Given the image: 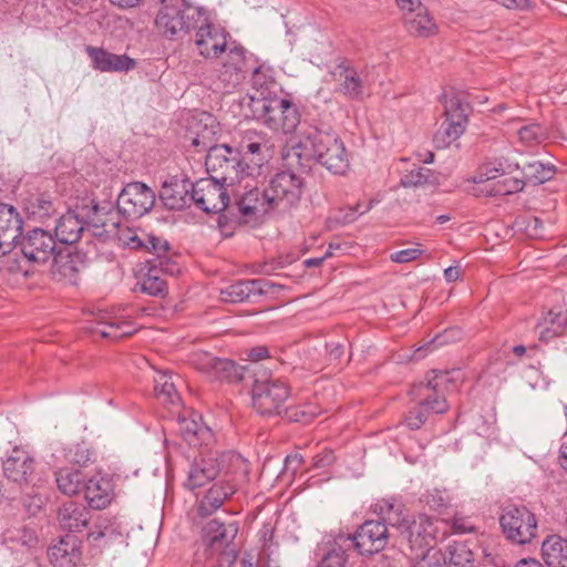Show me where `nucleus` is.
Returning <instances> with one entry per match:
<instances>
[{
	"mask_svg": "<svg viewBox=\"0 0 567 567\" xmlns=\"http://www.w3.org/2000/svg\"><path fill=\"white\" fill-rule=\"evenodd\" d=\"M194 134L192 145L198 152L207 151L205 166L209 177L227 186H233L251 175L254 168L243 162L237 150L226 144H212L213 130L205 125L203 131L197 130Z\"/></svg>",
	"mask_w": 567,
	"mask_h": 567,
	"instance_id": "obj_1",
	"label": "nucleus"
},
{
	"mask_svg": "<svg viewBox=\"0 0 567 567\" xmlns=\"http://www.w3.org/2000/svg\"><path fill=\"white\" fill-rule=\"evenodd\" d=\"M292 151L298 158H313L337 175H343L350 166L344 143L334 132L315 127L303 134Z\"/></svg>",
	"mask_w": 567,
	"mask_h": 567,
	"instance_id": "obj_2",
	"label": "nucleus"
},
{
	"mask_svg": "<svg viewBox=\"0 0 567 567\" xmlns=\"http://www.w3.org/2000/svg\"><path fill=\"white\" fill-rule=\"evenodd\" d=\"M426 382L414 384L409 394L414 402L404 415L403 424L415 431L421 429L431 414H443L449 410L443 388L451 381L447 371H432Z\"/></svg>",
	"mask_w": 567,
	"mask_h": 567,
	"instance_id": "obj_3",
	"label": "nucleus"
},
{
	"mask_svg": "<svg viewBox=\"0 0 567 567\" xmlns=\"http://www.w3.org/2000/svg\"><path fill=\"white\" fill-rule=\"evenodd\" d=\"M238 523H224L213 518L203 528L205 548L197 550L190 567H231L237 559L233 544L238 534Z\"/></svg>",
	"mask_w": 567,
	"mask_h": 567,
	"instance_id": "obj_4",
	"label": "nucleus"
},
{
	"mask_svg": "<svg viewBox=\"0 0 567 567\" xmlns=\"http://www.w3.org/2000/svg\"><path fill=\"white\" fill-rule=\"evenodd\" d=\"M236 476L247 474L245 460L235 452H209L195 460L190 466L185 486L195 489L214 481L219 474Z\"/></svg>",
	"mask_w": 567,
	"mask_h": 567,
	"instance_id": "obj_5",
	"label": "nucleus"
},
{
	"mask_svg": "<svg viewBox=\"0 0 567 567\" xmlns=\"http://www.w3.org/2000/svg\"><path fill=\"white\" fill-rule=\"evenodd\" d=\"M161 7L155 18L159 34L169 40L182 39L198 27L203 9L185 0H159Z\"/></svg>",
	"mask_w": 567,
	"mask_h": 567,
	"instance_id": "obj_6",
	"label": "nucleus"
},
{
	"mask_svg": "<svg viewBox=\"0 0 567 567\" xmlns=\"http://www.w3.org/2000/svg\"><path fill=\"white\" fill-rule=\"evenodd\" d=\"M18 243L20 244L22 255L31 262L42 265L51 259L55 266L62 262L59 266V271L64 276L76 270L73 266V260L70 259V255L64 257L58 252L55 237L48 230L33 228L24 236H21Z\"/></svg>",
	"mask_w": 567,
	"mask_h": 567,
	"instance_id": "obj_7",
	"label": "nucleus"
},
{
	"mask_svg": "<svg viewBox=\"0 0 567 567\" xmlns=\"http://www.w3.org/2000/svg\"><path fill=\"white\" fill-rule=\"evenodd\" d=\"M498 523L504 537L514 545H529L537 537L536 515L525 505L503 506Z\"/></svg>",
	"mask_w": 567,
	"mask_h": 567,
	"instance_id": "obj_8",
	"label": "nucleus"
},
{
	"mask_svg": "<svg viewBox=\"0 0 567 567\" xmlns=\"http://www.w3.org/2000/svg\"><path fill=\"white\" fill-rule=\"evenodd\" d=\"M289 396L290 388L280 379L255 380L251 389L252 406L261 415H281Z\"/></svg>",
	"mask_w": 567,
	"mask_h": 567,
	"instance_id": "obj_9",
	"label": "nucleus"
},
{
	"mask_svg": "<svg viewBox=\"0 0 567 567\" xmlns=\"http://www.w3.org/2000/svg\"><path fill=\"white\" fill-rule=\"evenodd\" d=\"M470 105L453 95L444 103V121L435 132L433 142L436 148H445L455 142L465 131L468 122Z\"/></svg>",
	"mask_w": 567,
	"mask_h": 567,
	"instance_id": "obj_10",
	"label": "nucleus"
},
{
	"mask_svg": "<svg viewBox=\"0 0 567 567\" xmlns=\"http://www.w3.org/2000/svg\"><path fill=\"white\" fill-rule=\"evenodd\" d=\"M303 186V178L296 173L291 171L277 173L265 188L268 206L272 208L291 207L300 200Z\"/></svg>",
	"mask_w": 567,
	"mask_h": 567,
	"instance_id": "obj_11",
	"label": "nucleus"
},
{
	"mask_svg": "<svg viewBox=\"0 0 567 567\" xmlns=\"http://www.w3.org/2000/svg\"><path fill=\"white\" fill-rule=\"evenodd\" d=\"M155 204V193L142 182L127 184L117 196L118 213L126 219H138L148 213Z\"/></svg>",
	"mask_w": 567,
	"mask_h": 567,
	"instance_id": "obj_12",
	"label": "nucleus"
},
{
	"mask_svg": "<svg viewBox=\"0 0 567 567\" xmlns=\"http://www.w3.org/2000/svg\"><path fill=\"white\" fill-rule=\"evenodd\" d=\"M436 523L437 519L425 514L412 516L399 535L401 544L408 546L411 555L431 548L437 533Z\"/></svg>",
	"mask_w": 567,
	"mask_h": 567,
	"instance_id": "obj_13",
	"label": "nucleus"
},
{
	"mask_svg": "<svg viewBox=\"0 0 567 567\" xmlns=\"http://www.w3.org/2000/svg\"><path fill=\"white\" fill-rule=\"evenodd\" d=\"M224 183L212 177L194 183L192 204L206 214H218L229 207V195Z\"/></svg>",
	"mask_w": 567,
	"mask_h": 567,
	"instance_id": "obj_14",
	"label": "nucleus"
},
{
	"mask_svg": "<svg viewBox=\"0 0 567 567\" xmlns=\"http://www.w3.org/2000/svg\"><path fill=\"white\" fill-rule=\"evenodd\" d=\"M390 533L381 520H365L350 535L353 548L360 555H373L381 551L388 545Z\"/></svg>",
	"mask_w": 567,
	"mask_h": 567,
	"instance_id": "obj_15",
	"label": "nucleus"
},
{
	"mask_svg": "<svg viewBox=\"0 0 567 567\" xmlns=\"http://www.w3.org/2000/svg\"><path fill=\"white\" fill-rule=\"evenodd\" d=\"M317 567H352L355 549L350 534H339L326 542L320 548Z\"/></svg>",
	"mask_w": 567,
	"mask_h": 567,
	"instance_id": "obj_16",
	"label": "nucleus"
},
{
	"mask_svg": "<svg viewBox=\"0 0 567 567\" xmlns=\"http://www.w3.org/2000/svg\"><path fill=\"white\" fill-rule=\"evenodd\" d=\"M23 219L16 207L0 203V257L10 254L22 236Z\"/></svg>",
	"mask_w": 567,
	"mask_h": 567,
	"instance_id": "obj_17",
	"label": "nucleus"
},
{
	"mask_svg": "<svg viewBox=\"0 0 567 567\" xmlns=\"http://www.w3.org/2000/svg\"><path fill=\"white\" fill-rule=\"evenodd\" d=\"M194 183L186 176H172L164 182L159 198L171 210H181L192 205Z\"/></svg>",
	"mask_w": 567,
	"mask_h": 567,
	"instance_id": "obj_18",
	"label": "nucleus"
},
{
	"mask_svg": "<svg viewBox=\"0 0 567 567\" xmlns=\"http://www.w3.org/2000/svg\"><path fill=\"white\" fill-rule=\"evenodd\" d=\"M300 112L288 99L274 97L266 125L275 132L290 134L300 124Z\"/></svg>",
	"mask_w": 567,
	"mask_h": 567,
	"instance_id": "obj_19",
	"label": "nucleus"
},
{
	"mask_svg": "<svg viewBox=\"0 0 567 567\" xmlns=\"http://www.w3.org/2000/svg\"><path fill=\"white\" fill-rule=\"evenodd\" d=\"M195 31V44L200 55L213 59L217 58L226 50L227 41L225 32L210 23L204 14Z\"/></svg>",
	"mask_w": 567,
	"mask_h": 567,
	"instance_id": "obj_20",
	"label": "nucleus"
},
{
	"mask_svg": "<svg viewBox=\"0 0 567 567\" xmlns=\"http://www.w3.org/2000/svg\"><path fill=\"white\" fill-rule=\"evenodd\" d=\"M330 75L338 83L337 91L350 100H362L364 96L363 80L357 69L347 59L340 62L330 71Z\"/></svg>",
	"mask_w": 567,
	"mask_h": 567,
	"instance_id": "obj_21",
	"label": "nucleus"
},
{
	"mask_svg": "<svg viewBox=\"0 0 567 567\" xmlns=\"http://www.w3.org/2000/svg\"><path fill=\"white\" fill-rule=\"evenodd\" d=\"M2 468L8 480L20 486L29 485L34 476V458L27 451L14 447L3 461Z\"/></svg>",
	"mask_w": 567,
	"mask_h": 567,
	"instance_id": "obj_22",
	"label": "nucleus"
},
{
	"mask_svg": "<svg viewBox=\"0 0 567 567\" xmlns=\"http://www.w3.org/2000/svg\"><path fill=\"white\" fill-rule=\"evenodd\" d=\"M85 51L93 69L100 72H128L137 65L136 61L127 54H115L104 48L89 45Z\"/></svg>",
	"mask_w": 567,
	"mask_h": 567,
	"instance_id": "obj_23",
	"label": "nucleus"
},
{
	"mask_svg": "<svg viewBox=\"0 0 567 567\" xmlns=\"http://www.w3.org/2000/svg\"><path fill=\"white\" fill-rule=\"evenodd\" d=\"M270 287V282L265 279L238 280L220 289L219 297L223 302H245L266 293Z\"/></svg>",
	"mask_w": 567,
	"mask_h": 567,
	"instance_id": "obj_24",
	"label": "nucleus"
},
{
	"mask_svg": "<svg viewBox=\"0 0 567 567\" xmlns=\"http://www.w3.org/2000/svg\"><path fill=\"white\" fill-rule=\"evenodd\" d=\"M238 484L235 477L220 480L215 483L204 495L199 503L198 514L200 516H209L220 508L225 501L237 492Z\"/></svg>",
	"mask_w": 567,
	"mask_h": 567,
	"instance_id": "obj_25",
	"label": "nucleus"
},
{
	"mask_svg": "<svg viewBox=\"0 0 567 567\" xmlns=\"http://www.w3.org/2000/svg\"><path fill=\"white\" fill-rule=\"evenodd\" d=\"M114 485L109 476L95 475L85 481L83 493L93 509L107 507L113 499Z\"/></svg>",
	"mask_w": 567,
	"mask_h": 567,
	"instance_id": "obj_26",
	"label": "nucleus"
},
{
	"mask_svg": "<svg viewBox=\"0 0 567 567\" xmlns=\"http://www.w3.org/2000/svg\"><path fill=\"white\" fill-rule=\"evenodd\" d=\"M91 519L90 511L81 503L68 501L58 511V520L62 529L78 533L85 528Z\"/></svg>",
	"mask_w": 567,
	"mask_h": 567,
	"instance_id": "obj_27",
	"label": "nucleus"
},
{
	"mask_svg": "<svg viewBox=\"0 0 567 567\" xmlns=\"http://www.w3.org/2000/svg\"><path fill=\"white\" fill-rule=\"evenodd\" d=\"M246 70V55L243 47L235 45L229 49L226 61L219 71V79L229 87H235L244 79Z\"/></svg>",
	"mask_w": 567,
	"mask_h": 567,
	"instance_id": "obj_28",
	"label": "nucleus"
},
{
	"mask_svg": "<svg viewBox=\"0 0 567 567\" xmlns=\"http://www.w3.org/2000/svg\"><path fill=\"white\" fill-rule=\"evenodd\" d=\"M228 208L231 212L236 209L239 213V224L248 223L249 218L256 216L258 213H267L268 210L274 209L268 206L265 189L261 192L258 188H251L246 192L240 199L236 202L234 207Z\"/></svg>",
	"mask_w": 567,
	"mask_h": 567,
	"instance_id": "obj_29",
	"label": "nucleus"
},
{
	"mask_svg": "<svg viewBox=\"0 0 567 567\" xmlns=\"http://www.w3.org/2000/svg\"><path fill=\"white\" fill-rule=\"evenodd\" d=\"M406 31L419 38H430L437 33L439 27L425 6H419L414 12L403 14Z\"/></svg>",
	"mask_w": 567,
	"mask_h": 567,
	"instance_id": "obj_30",
	"label": "nucleus"
},
{
	"mask_svg": "<svg viewBox=\"0 0 567 567\" xmlns=\"http://www.w3.org/2000/svg\"><path fill=\"white\" fill-rule=\"evenodd\" d=\"M55 237L62 244L72 245L82 237L86 228L82 219L80 208L78 210H69L62 215L55 225Z\"/></svg>",
	"mask_w": 567,
	"mask_h": 567,
	"instance_id": "obj_31",
	"label": "nucleus"
},
{
	"mask_svg": "<svg viewBox=\"0 0 567 567\" xmlns=\"http://www.w3.org/2000/svg\"><path fill=\"white\" fill-rule=\"evenodd\" d=\"M81 551L74 536L66 535L58 544L50 546L48 557L58 567H73L80 559Z\"/></svg>",
	"mask_w": 567,
	"mask_h": 567,
	"instance_id": "obj_32",
	"label": "nucleus"
},
{
	"mask_svg": "<svg viewBox=\"0 0 567 567\" xmlns=\"http://www.w3.org/2000/svg\"><path fill=\"white\" fill-rule=\"evenodd\" d=\"M375 513L379 515V520L388 527L394 528L399 535L411 519L405 515V507L403 504L394 499H381L375 504Z\"/></svg>",
	"mask_w": 567,
	"mask_h": 567,
	"instance_id": "obj_33",
	"label": "nucleus"
},
{
	"mask_svg": "<svg viewBox=\"0 0 567 567\" xmlns=\"http://www.w3.org/2000/svg\"><path fill=\"white\" fill-rule=\"evenodd\" d=\"M542 557L548 567H567V539L549 535L542 543Z\"/></svg>",
	"mask_w": 567,
	"mask_h": 567,
	"instance_id": "obj_34",
	"label": "nucleus"
},
{
	"mask_svg": "<svg viewBox=\"0 0 567 567\" xmlns=\"http://www.w3.org/2000/svg\"><path fill=\"white\" fill-rule=\"evenodd\" d=\"M241 154L258 156V161L265 159V153L269 150V138L262 132L256 130H246L239 133L238 146L236 148Z\"/></svg>",
	"mask_w": 567,
	"mask_h": 567,
	"instance_id": "obj_35",
	"label": "nucleus"
},
{
	"mask_svg": "<svg viewBox=\"0 0 567 567\" xmlns=\"http://www.w3.org/2000/svg\"><path fill=\"white\" fill-rule=\"evenodd\" d=\"M177 422L179 434L189 445H196L200 439L209 434V429L202 423V415L195 411L179 415Z\"/></svg>",
	"mask_w": 567,
	"mask_h": 567,
	"instance_id": "obj_36",
	"label": "nucleus"
},
{
	"mask_svg": "<svg viewBox=\"0 0 567 567\" xmlns=\"http://www.w3.org/2000/svg\"><path fill=\"white\" fill-rule=\"evenodd\" d=\"M85 481V476L80 470L64 467L55 472L58 488L68 496L83 492Z\"/></svg>",
	"mask_w": 567,
	"mask_h": 567,
	"instance_id": "obj_37",
	"label": "nucleus"
},
{
	"mask_svg": "<svg viewBox=\"0 0 567 567\" xmlns=\"http://www.w3.org/2000/svg\"><path fill=\"white\" fill-rule=\"evenodd\" d=\"M25 212L30 219L44 223L55 212V205L47 194L32 195L25 203Z\"/></svg>",
	"mask_w": 567,
	"mask_h": 567,
	"instance_id": "obj_38",
	"label": "nucleus"
},
{
	"mask_svg": "<svg viewBox=\"0 0 567 567\" xmlns=\"http://www.w3.org/2000/svg\"><path fill=\"white\" fill-rule=\"evenodd\" d=\"M141 291L152 297H165L168 289L167 282L158 274L156 267H148L147 271L136 282L135 291Z\"/></svg>",
	"mask_w": 567,
	"mask_h": 567,
	"instance_id": "obj_39",
	"label": "nucleus"
},
{
	"mask_svg": "<svg viewBox=\"0 0 567 567\" xmlns=\"http://www.w3.org/2000/svg\"><path fill=\"white\" fill-rule=\"evenodd\" d=\"M446 567H474V553L466 543L453 542L443 551Z\"/></svg>",
	"mask_w": 567,
	"mask_h": 567,
	"instance_id": "obj_40",
	"label": "nucleus"
},
{
	"mask_svg": "<svg viewBox=\"0 0 567 567\" xmlns=\"http://www.w3.org/2000/svg\"><path fill=\"white\" fill-rule=\"evenodd\" d=\"M525 183L534 185L550 181L556 174V167L553 164H544L539 161H533L520 168Z\"/></svg>",
	"mask_w": 567,
	"mask_h": 567,
	"instance_id": "obj_41",
	"label": "nucleus"
},
{
	"mask_svg": "<svg viewBox=\"0 0 567 567\" xmlns=\"http://www.w3.org/2000/svg\"><path fill=\"white\" fill-rule=\"evenodd\" d=\"M322 412L316 402H307L305 404L293 405L284 409V416L290 422L309 424Z\"/></svg>",
	"mask_w": 567,
	"mask_h": 567,
	"instance_id": "obj_42",
	"label": "nucleus"
},
{
	"mask_svg": "<svg viewBox=\"0 0 567 567\" xmlns=\"http://www.w3.org/2000/svg\"><path fill=\"white\" fill-rule=\"evenodd\" d=\"M248 367L238 365L233 360L219 358L212 379L239 382L245 379Z\"/></svg>",
	"mask_w": 567,
	"mask_h": 567,
	"instance_id": "obj_43",
	"label": "nucleus"
},
{
	"mask_svg": "<svg viewBox=\"0 0 567 567\" xmlns=\"http://www.w3.org/2000/svg\"><path fill=\"white\" fill-rule=\"evenodd\" d=\"M82 219L84 220V227L105 228L109 223V212L106 207H101L99 204L92 200L91 206L79 207Z\"/></svg>",
	"mask_w": 567,
	"mask_h": 567,
	"instance_id": "obj_44",
	"label": "nucleus"
},
{
	"mask_svg": "<svg viewBox=\"0 0 567 567\" xmlns=\"http://www.w3.org/2000/svg\"><path fill=\"white\" fill-rule=\"evenodd\" d=\"M94 331L101 337L112 340L121 339L132 333L131 323L122 320L99 321Z\"/></svg>",
	"mask_w": 567,
	"mask_h": 567,
	"instance_id": "obj_45",
	"label": "nucleus"
},
{
	"mask_svg": "<svg viewBox=\"0 0 567 567\" xmlns=\"http://www.w3.org/2000/svg\"><path fill=\"white\" fill-rule=\"evenodd\" d=\"M154 392L156 398L163 403L175 404L179 401L174 383L165 373H158L154 379Z\"/></svg>",
	"mask_w": 567,
	"mask_h": 567,
	"instance_id": "obj_46",
	"label": "nucleus"
},
{
	"mask_svg": "<svg viewBox=\"0 0 567 567\" xmlns=\"http://www.w3.org/2000/svg\"><path fill=\"white\" fill-rule=\"evenodd\" d=\"M412 567H446L443 550L431 547L420 554L415 553Z\"/></svg>",
	"mask_w": 567,
	"mask_h": 567,
	"instance_id": "obj_47",
	"label": "nucleus"
},
{
	"mask_svg": "<svg viewBox=\"0 0 567 567\" xmlns=\"http://www.w3.org/2000/svg\"><path fill=\"white\" fill-rule=\"evenodd\" d=\"M218 360L219 358L206 351H196L190 355V363L194 368L210 379L214 375Z\"/></svg>",
	"mask_w": 567,
	"mask_h": 567,
	"instance_id": "obj_48",
	"label": "nucleus"
},
{
	"mask_svg": "<svg viewBox=\"0 0 567 567\" xmlns=\"http://www.w3.org/2000/svg\"><path fill=\"white\" fill-rule=\"evenodd\" d=\"M433 174L430 168L416 167L408 172L401 177L403 187H417L432 182Z\"/></svg>",
	"mask_w": 567,
	"mask_h": 567,
	"instance_id": "obj_49",
	"label": "nucleus"
},
{
	"mask_svg": "<svg viewBox=\"0 0 567 567\" xmlns=\"http://www.w3.org/2000/svg\"><path fill=\"white\" fill-rule=\"evenodd\" d=\"M544 321L548 324L547 331H553L555 336L560 334L567 324V310L553 308L547 312Z\"/></svg>",
	"mask_w": 567,
	"mask_h": 567,
	"instance_id": "obj_50",
	"label": "nucleus"
},
{
	"mask_svg": "<svg viewBox=\"0 0 567 567\" xmlns=\"http://www.w3.org/2000/svg\"><path fill=\"white\" fill-rule=\"evenodd\" d=\"M272 105V99H258L250 96L248 107L251 116L256 120H260L266 124V120L269 117L270 107Z\"/></svg>",
	"mask_w": 567,
	"mask_h": 567,
	"instance_id": "obj_51",
	"label": "nucleus"
},
{
	"mask_svg": "<svg viewBox=\"0 0 567 567\" xmlns=\"http://www.w3.org/2000/svg\"><path fill=\"white\" fill-rule=\"evenodd\" d=\"M93 453L84 445L76 444L68 452V460L76 465L85 466L92 460Z\"/></svg>",
	"mask_w": 567,
	"mask_h": 567,
	"instance_id": "obj_52",
	"label": "nucleus"
},
{
	"mask_svg": "<svg viewBox=\"0 0 567 567\" xmlns=\"http://www.w3.org/2000/svg\"><path fill=\"white\" fill-rule=\"evenodd\" d=\"M147 265L151 267H156L158 269V274H168L175 275L179 272V266L177 262L173 261L166 255L163 258H154L153 260H148Z\"/></svg>",
	"mask_w": 567,
	"mask_h": 567,
	"instance_id": "obj_53",
	"label": "nucleus"
},
{
	"mask_svg": "<svg viewBox=\"0 0 567 567\" xmlns=\"http://www.w3.org/2000/svg\"><path fill=\"white\" fill-rule=\"evenodd\" d=\"M497 183L499 184V189L495 190L494 194H502V195L520 192V190H523V188L526 184L524 178L518 179V178H513V177H507V178H504L503 181H497Z\"/></svg>",
	"mask_w": 567,
	"mask_h": 567,
	"instance_id": "obj_54",
	"label": "nucleus"
},
{
	"mask_svg": "<svg viewBox=\"0 0 567 567\" xmlns=\"http://www.w3.org/2000/svg\"><path fill=\"white\" fill-rule=\"evenodd\" d=\"M461 336L462 331L458 328L445 329L442 333L435 336L432 339L431 344H433L434 347H441L450 342L460 340Z\"/></svg>",
	"mask_w": 567,
	"mask_h": 567,
	"instance_id": "obj_55",
	"label": "nucleus"
},
{
	"mask_svg": "<svg viewBox=\"0 0 567 567\" xmlns=\"http://www.w3.org/2000/svg\"><path fill=\"white\" fill-rule=\"evenodd\" d=\"M145 247L147 250L153 251L156 255V258H163L169 250V244L167 240L154 236L148 237Z\"/></svg>",
	"mask_w": 567,
	"mask_h": 567,
	"instance_id": "obj_56",
	"label": "nucleus"
},
{
	"mask_svg": "<svg viewBox=\"0 0 567 567\" xmlns=\"http://www.w3.org/2000/svg\"><path fill=\"white\" fill-rule=\"evenodd\" d=\"M423 250L419 248H406L391 254L390 259L398 264H405L416 260Z\"/></svg>",
	"mask_w": 567,
	"mask_h": 567,
	"instance_id": "obj_57",
	"label": "nucleus"
},
{
	"mask_svg": "<svg viewBox=\"0 0 567 567\" xmlns=\"http://www.w3.org/2000/svg\"><path fill=\"white\" fill-rule=\"evenodd\" d=\"M518 136L522 142L532 143L542 137V127L538 124L525 125L519 128Z\"/></svg>",
	"mask_w": 567,
	"mask_h": 567,
	"instance_id": "obj_58",
	"label": "nucleus"
},
{
	"mask_svg": "<svg viewBox=\"0 0 567 567\" xmlns=\"http://www.w3.org/2000/svg\"><path fill=\"white\" fill-rule=\"evenodd\" d=\"M336 461L334 452L331 449L324 447L313 457V467L324 468L332 465Z\"/></svg>",
	"mask_w": 567,
	"mask_h": 567,
	"instance_id": "obj_59",
	"label": "nucleus"
},
{
	"mask_svg": "<svg viewBox=\"0 0 567 567\" xmlns=\"http://www.w3.org/2000/svg\"><path fill=\"white\" fill-rule=\"evenodd\" d=\"M373 205H374V200L372 199L363 208L360 203L355 204L352 207H349L348 212L342 217V221L344 224L353 223L357 219L358 214L362 215L364 213H368L370 209H372Z\"/></svg>",
	"mask_w": 567,
	"mask_h": 567,
	"instance_id": "obj_60",
	"label": "nucleus"
},
{
	"mask_svg": "<svg viewBox=\"0 0 567 567\" xmlns=\"http://www.w3.org/2000/svg\"><path fill=\"white\" fill-rule=\"evenodd\" d=\"M520 168L518 163H512L508 159H501L497 165L491 167L493 174H496V177L504 174H512L515 171Z\"/></svg>",
	"mask_w": 567,
	"mask_h": 567,
	"instance_id": "obj_61",
	"label": "nucleus"
},
{
	"mask_svg": "<svg viewBox=\"0 0 567 567\" xmlns=\"http://www.w3.org/2000/svg\"><path fill=\"white\" fill-rule=\"evenodd\" d=\"M495 178H496V174H493V171H491V164H485L474 175L473 183H475L477 185H482V184L492 182Z\"/></svg>",
	"mask_w": 567,
	"mask_h": 567,
	"instance_id": "obj_62",
	"label": "nucleus"
},
{
	"mask_svg": "<svg viewBox=\"0 0 567 567\" xmlns=\"http://www.w3.org/2000/svg\"><path fill=\"white\" fill-rule=\"evenodd\" d=\"M328 357L330 361H338L344 353V343L330 342L327 343Z\"/></svg>",
	"mask_w": 567,
	"mask_h": 567,
	"instance_id": "obj_63",
	"label": "nucleus"
},
{
	"mask_svg": "<svg viewBox=\"0 0 567 567\" xmlns=\"http://www.w3.org/2000/svg\"><path fill=\"white\" fill-rule=\"evenodd\" d=\"M452 528L455 533L465 534L474 530L473 525L463 517H455L452 522Z\"/></svg>",
	"mask_w": 567,
	"mask_h": 567,
	"instance_id": "obj_64",
	"label": "nucleus"
}]
</instances>
